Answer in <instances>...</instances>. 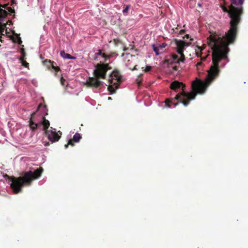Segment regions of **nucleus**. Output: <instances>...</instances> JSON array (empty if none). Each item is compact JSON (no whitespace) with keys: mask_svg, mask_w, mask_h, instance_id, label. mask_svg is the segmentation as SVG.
Instances as JSON below:
<instances>
[{"mask_svg":"<svg viewBox=\"0 0 248 248\" xmlns=\"http://www.w3.org/2000/svg\"><path fill=\"white\" fill-rule=\"evenodd\" d=\"M220 7L224 12L228 14L230 18V27L224 35L221 36L215 32L211 33L207 38V44L212 50V62L209 73L212 78L217 76L220 71L219 68L220 61L228 58L230 51L229 46L234 42L237 34L238 26L241 23V10L239 9L235 8L230 5L229 8L224 5H221Z\"/></svg>","mask_w":248,"mask_h":248,"instance_id":"f257e3e1","label":"nucleus"},{"mask_svg":"<svg viewBox=\"0 0 248 248\" xmlns=\"http://www.w3.org/2000/svg\"><path fill=\"white\" fill-rule=\"evenodd\" d=\"M210 70L211 67L208 71V75L206 82H204L201 80H197L192 82L191 84L192 91L190 93H186L184 91L185 85L182 82L176 80L171 82L170 83V88L171 90L177 92L178 89H182V91L180 93H178L174 98L166 99L165 101L166 106L170 108L171 107V105L173 104L174 107H176L178 104L177 102H174L176 100L179 101L185 106H187L191 100L195 99L198 93H203L207 87L211 84L214 79L219 76V72L217 76L212 78L210 77L209 74Z\"/></svg>","mask_w":248,"mask_h":248,"instance_id":"f03ea898","label":"nucleus"},{"mask_svg":"<svg viewBox=\"0 0 248 248\" xmlns=\"http://www.w3.org/2000/svg\"><path fill=\"white\" fill-rule=\"evenodd\" d=\"M43 171L42 168H39L34 171L30 170L25 172L23 176L15 177L14 176L6 175L7 179L12 183L10 186L14 194H17L22 191L24 186H30L34 180L37 179L41 176Z\"/></svg>","mask_w":248,"mask_h":248,"instance_id":"7ed1b4c3","label":"nucleus"},{"mask_svg":"<svg viewBox=\"0 0 248 248\" xmlns=\"http://www.w3.org/2000/svg\"><path fill=\"white\" fill-rule=\"evenodd\" d=\"M108 69L107 64H97L96 68L93 70L94 77L89 78L86 81V85L90 87L97 88L102 85L100 78L105 79L106 72Z\"/></svg>","mask_w":248,"mask_h":248,"instance_id":"20e7f679","label":"nucleus"},{"mask_svg":"<svg viewBox=\"0 0 248 248\" xmlns=\"http://www.w3.org/2000/svg\"><path fill=\"white\" fill-rule=\"evenodd\" d=\"M122 81V76L120 72L118 70H114L108 79L109 85L108 86V89L111 94L116 92V90L118 89L119 83Z\"/></svg>","mask_w":248,"mask_h":248,"instance_id":"39448f33","label":"nucleus"},{"mask_svg":"<svg viewBox=\"0 0 248 248\" xmlns=\"http://www.w3.org/2000/svg\"><path fill=\"white\" fill-rule=\"evenodd\" d=\"M174 41L176 46V51L181 56V59H180V60L182 62H184L185 60V56L183 53L184 50L186 47L190 46V42H187L177 39H175Z\"/></svg>","mask_w":248,"mask_h":248,"instance_id":"423d86ee","label":"nucleus"},{"mask_svg":"<svg viewBox=\"0 0 248 248\" xmlns=\"http://www.w3.org/2000/svg\"><path fill=\"white\" fill-rule=\"evenodd\" d=\"M45 134L49 140L52 142H54L58 141L60 139L62 133L60 131L57 133L55 129H54V130L46 131Z\"/></svg>","mask_w":248,"mask_h":248,"instance_id":"0eeeda50","label":"nucleus"},{"mask_svg":"<svg viewBox=\"0 0 248 248\" xmlns=\"http://www.w3.org/2000/svg\"><path fill=\"white\" fill-rule=\"evenodd\" d=\"M42 106V104H40L38 107L37 110L35 111H34V112L32 113L31 115V117H30V120L29 121V126H30L31 129L32 131H34L35 130H36L37 129L38 127L40 125V123H35L34 120L33 119V118H34V115H35V113H36V112L37 111H38V110L40 109V108Z\"/></svg>","mask_w":248,"mask_h":248,"instance_id":"6e6552de","label":"nucleus"},{"mask_svg":"<svg viewBox=\"0 0 248 248\" xmlns=\"http://www.w3.org/2000/svg\"><path fill=\"white\" fill-rule=\"evenodd\" d=\"M43 63L48 70L52 68L54 69L56 72H58L61 70L59 67L56 66V63L50 60L46 59L43 61Z\"/></svg>","mask_w":248,"mask_h":248,"instance_id":"1a4fd4ad","label":"nucleus"},{"mask_svg":"<svg viewBox=\"0 0 248 248\" xmlns=\"http://www.w3.org/2000/svg\"><path fill=\"white\" fill-rule=\"evenodd\" d=\"M231 1V6H232L233 7L235 8L239 9L241 10L240 15H239V18H240V20L241 18V16L243 14V7L242 5L244 3V0H230Z\"/></svg>","mask_w":248,"mask_h":248,"instance_id":"9d476101","label":"nucleus"},{"mask_svg":"<svg viewBox=\"0 0 248 248\" xmlns=\"http://www.w3.org/2000/svg\"><path fill=\"white\" fill-rule=\"evenodd\" d=\"M82 139V136L78 133H76L73 136L72 139L69 140L68 143L65 144L64 147L67 148L69 145L73 146L74 145V142H78Z\"/></svg>","mask_w":248,"mask_h":248,"instance_id":"9b49d317","label":"nucleus"},{"mask_svg":"<svg viewBox=\"0 0 248 248\" xmlns=\"http://www.w3.org/2000/svg\"><path fill=\"white\" fill-rule=\"evenodd\" d=\"M167 46L166 43H163L161 45H159L158 46H155L153 45V50L155 52L156 55L158 56L159 54H161L163 52V49Z\"/></svg>","mask_w":248,"mask_h":248,"instance_id":"f8f14e48","label":"nucleus"},{"mask_svg":"<svg viewBox=\"0 0 248 248\" xmlns=\"http://www.w3.org/2000/svg\"><path fill=\"white\" fill-rule=\"evenodd\" d=\"M40 125H42L43 127H44V130L45 131V133L46 132V131H48V127L50 125V123L49 121L47 120H46L45 118L44 117H43V122L41 123H40Z\"/></svg>","mask_w":248,"mask_h":248,"instance_id":"ddd939ff","label":"nucleus"},{"mask_svg":"<svg viewBox=\"0 0 248 248\" xmlns=\"http://www.w3.org/2000/svg\"><path fill=\"white\" fill-rule=\"evenodd\" d=\"M168 61H170V63H179L180 62H182L181 60V56L180 58H179L178 56L174 54V53L171 54V57H170V58Z\"/></svg>","mask_w":248,"mask_h":248,"instance_id":"4468645a","label":"nucleus"},{"mask_svg":"<svg viewBox=\"0 0 248 248\" xmlns=\"http://www.w3.org/2000/svg\"><path fill=\"white\" fill-rule=\"evenodd\" d=\"M99 56H102V57L104 58L105 60L109 58V56H108L105 53H102L101 50H99L97 52H96L94 54V59L95 60L97 59Z\"/></svg>","mask_w":248,"mask_h":248,"instance_id":"2eb2a0df","label":"nucleus"},{"mask_svg":"<svg viewBox=\"0 0 248 248\" xmlns=\"http://www.w3.org/2000/svg\"><path fill=\"white\" fill-rule=\"evenodd\" d=\"M60 55L61 57L64 59H75V57L71 56L69 54V53H65L64 51H61L60 53Z\"/></svg>","mask_w":248,"mask_h":248,"instance_id":"dca6fc26","label":"nucleus"},{"mask_svg":"<svg viewBox=\"0 0 248 248\" xmlns=\"http://www.w3.org/2000/svg\"><path fill=\"white\" fill-rule=\"evenodd\" d=\"M0 13H3L4 14H6V11L5 10H3L1 8H0ZM6 26L5 24H2L0 22V33H3L4 31V28Z\"/></svg>","mask_w":248,"mask_h":248,"instance_id":"f3484780","label":"nucleus"},{"mask_svg":"<svg viewBox=\"0 0 248 248\" xmlns=\"http://www.w3.org/2000/svg\"><path fill=\"white\" fill-rule=\"evenodd\" d=\"M19 60L22 65L25 68L29 69V63L26 62L23 58H19Z\"/></svg>","mask_w":248,"mask_h":248,"instance_id":"a211bd4d","label":"nucleus"},{"mask_svg":"<svg viewBox=\"0 0 248 248\" xmlns=\"http://www.w3.org/2000/svg\"><path fill=\"white\" fill-rule=\"evenodd\" d=\"M198 48L200 49V51L199 52V51L196 52V56L198 57H200L201 61H204V60H205L206 57H203V58L201 57V55H202V52L201 51L202 50V49L200 47H199Z\"/></svg>","mask_w":248,"mask_h":248,"instance_id":"6ab92c4d","label":"nucleus"},{"mask_svg":"<svg viewBox=\"0 0 248 248\" xmlns=\"http://www.w3.org/2000/svg\"><path fill=\"white\" fill-rule=\"evenodd\" d=\"M130 8V5H127L123 10V13L124 15H127L128 13V11Z\"/></svg>","mask_w":248,"mask_h":248,"instance_id":"aec40b11","label":"nucleus"},{"mask_svg":"<svg viewBox=\"0 0 248 248\" xmlns=\"http://www.w3.org/2000/svg\"><path fill=\"white\" fill-rule=\"evenodd\" d=\"M21 53L22 54V56L20 58H23V59H25V57L26 56V52H25L24 48L21 49Z\"/></svg>","mask_w":248,"mask_h":248,"instance_id":"412c9836","label":"nucleus"},{"mask_svg":"<svg viewBox=\"0 0 248 248\" xmlns=\"http://www.w3.org/2000/svg\"><path fill=\"white\" fill-rule=\"evenodd\" d=\"M113 42L115 45H118L119 43H121V41L118 39H114Z\"/></svg>","mask_w":248,"mask_h":248,"instance_id":"4be33fe9","label":"nucleus"},{"mask_svg":"<svg viewBox=\"0 0 248 248\" xmlns=\"http://www.w3.org/2000/svg\"><path fill=\"white\" fill-rule=\"evenodd\" d=\"M152 70V67L150 66H146L144 71L146 72L150 71Z\"/></svg>","mask_w":248,"mask_h":248,"instance_id":"5701e85b","label":"nucleus"},{"mask_svg":"<svg viewBox=\"0 0 248 248\" xmlns=\"http://www.w3.org/2000/svg\"><path fill=\"white\" fill-rule=\"evenodd\" d=\"M8 10L9 11V12L11 13V14H13L15 12V10L14 9L12 8L11 7H8Z\"/></svg>","mask_w":248,"mask_h":248,"instance_id":"b1692460","label":"nucleus"},{"mask_svg":"<svg viewBox=\"0 0 248 248\" xmlns=\"http://www.w3.org/2000/svg\"><path fill=\"white\" fill-rule=\"evenodd\" d=\"M127 66H128V67H129V69H131V70H132L137 69L136 67H137V65H135L133 68H132V67H130V66L129 65L128 63H127Z\"/></svg>","mask_w":248,"mask_h":248,"instance_id":"393cba45","label":"nucleus"},{"mask_svg":"<svg viewBox=\"0 0 248 248\" xmlns=\"http://www.w3.org/2000/svg\"><path fill=\"white\" fill-rule=\"evenodd\" d=\"M65 81V80L62 78V77L61 78V82L62 83V85L63 86H64V82Z\"/></svg>","mask_w":248,"mask_h":248,"instance_id":"a878e982","label":"nucleus"},{"mask_svg":"<svg viewBox=\"0 0 248 248\" xmlns=\"http://www.w3.org/2000/svg\"><path fill=\"white\" fill-rule=\"evenodd\" d=\"M186 31L185 30L182 29L180 30L179 32V34L182 35Z\"/></svg>","mask_w":248,"mask_h":248,"instance_id":"bb28decb","label":"nucleus"},{"mask_svg":"<svg viewBox=\"0 0 248 248\" xmlns=\"http://www.w3.org/2000/svg\"><path fill=\"white\" fill-rule=\"evenodd\" d=\"M22 43V41L21 40V38L18 37V44L19 45H21Z\"/></svg>","mask_w":248,"mask_h":248,"instance_id":"cd10ccee","label":"nucleus"},{"mask_svg":"<svg viewBox=\"0 0 248 248\" xmlns=\"http://www.w3.org/2000/svg\"><path fill=\"white\" fill-rule=\"evenodd\" d=\"M172 69H173V70H175V71H177V70H178V67H177V66H173V67H172Z\"/></svg>","mask_w":248,"mask_h":248,"instance_id":"c85d7f7f","label":"nucleus"},{"mask_svg":"<svg viewBox=\"0 0 248 248\" xmlns=\"http://www.w3.org/2000/svg\"><path fill=\"white\" fill-rule=\"evenodd\" d=\"M185 38H186V39H188V38H190V36H189V35H188V34L186 35L185 36V37H183V39H185Z\"/></svg>","mask_w":248,"mask_h":248,"instance_id":"c756f323","label":"nucleus"},{"mask_svg":"<svg viewBox=\"0 0 248 248\" xmlns=\"http://www.w3.org/2000/svg\"><path fill=\"white\" fill-rule=\"evenodd\" d=\"M137 83H138V85H140V82H141V80L139 79H137Z\"/></svg>","mask_w":248,"mask_h":248,"instance_id":"7c9ffc66","label":"nucleus"},{"mask_svg":"<svg viewBox=\"0 0 248 248\" xmlns=\"http://www.w3.org/2000/svg\"><path fill=\"white\" fill-rule=\"evenodd\" d=\"M202 62H199L197 63L196 66L198 67L199 66H200L201 65Z\"/></svg>","mask_w":248,"mask_h":248,"instance_id":"2f4dec72","label":"nucleus"},{"mask_svg":"<svg viewBox=\"0 0 248 248\" xmlns=\"http://www.w3.org/2000/svg\"><path fill=\"white\" fill-rule=\"evenodd\" d=\"M126 50V48H124V51H125Z\"/></svg>","mask_w":248,"mask_h":248,"instance_id":"473e14b6","label":"nucleus"},{"mask_svg":"<svg viewBox=\"0 0 248 248\" xmlns=\"http://www.w3.org/2000/svg\"><path fill=\"white\" fill-rule=\"evenodd\" d=\"M108 99H111V97H108Z\"/></svg>","mask_w":248,"mask_h":248,"instance_id":"72a5a7b5","label":"nucleus"}]
</instances>
